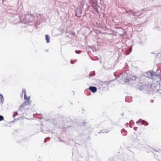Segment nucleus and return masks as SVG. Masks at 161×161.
<instances>
[{
  "label": "nucleus",
  "instance_id": "nucleus-1",
  "mask_svg": "<svg viewBox=\"0 0 161 161\" xmlns=\"http://www.w3.org/2000/svg\"><path fill=\"white\" fill-rule=\"evenodd\" d=\"M23 94H24V99L25 100V101L20 106L19 109V110L20 111H21L23 109H25L26 108L25 107L27 106L30 105L31 103L30 101V97H27L26 91L25 89H23L22 91V95Z\"/></svg>",
  "mask_w": 161,
  "mask_h": 161
},
{
  "label": "nucleus",
  "instance_id": "nucleus-2",
  "mask_svg": "<svg viewBox=\"0 0 161 161\" xmlns=\"http://www.w3.org/2000/svg\"><path fill=\"white\" fill-rule=\"evenodd\" d=\"M136 79L135 77L131 75H128L127 77L126 78L125 81V82H127L129 81H130L131 80H135Z\"/></svg>",
  "mask_w": 161,
  "mask_h": 161
},
{
  "label": "nucleus",
  "instance_id": "nucleus-3",
  "mask_svg": "<svg viewBox=\"0 0 161 161\" xmlns=\"http://www.w3.org/2000/svg\"><path fill=\"white\" fill-rule=\"evenodd\" d=\"M88 89L93 93H95L97 91V88L95 87L90 86Z\"/></svg>",
  "mask_w": 161,
  "mask_h": 161
},
{
  "label": "nucleus",
  "instance_id": "nucleus-4",
  "mask_svg": "<svg viewBox=\"0 0 161 161\" xmlns=\"http://www.w3.org/2000/svg\"><path fill=\"white\" fill-rule=\"evenodd\" d=\"M4 101V98L2 94H0V104H2Z\"/></svg>",
  "mask_w": 161,
  "mask_h": 161
},
{
  "label": "nucleus",
  "instance_id": "nucleus-5",
  "mask_svg": "<svg viewBox=\"0 0 161 161\" xmlns=\"http://www.w3.org/2000/svg\"><path fill=\"white\" fill-rule=\"evenodd\" d=\"M47 43H49L50 42V37L48 35H45Z\"/></svg>",
  "mask_w": 161,
  "mask_h": 161
},
{
  "label": "nucleus",
  "instance_id": "nucleus-6",
  "mask_svg": "<svg viewBox=\"0 0 161 161\" xmlns=\"http://www.w3.org/2000/svg\"><path fill=\"white\" fill-rule=\"evenodd\" d=\"M4 119L3 117L2 116L0 115V121L3 120Z\"/></svg>",
  "mask_w": 161,
  "mask_h": 161
},
{
  "label": "nucleus",
  "instance_id": "nucleus-7",
  "mask_svg": "<svg viewBox=\"0 0 161 161\" xmlns=\"http://www.w3.org/2000/svg\"><path fill=\"white\" fill-rule=\"evenodd\" d=\"M75 61H72V60H71L70 61V63H71V64H73L74 63Z\"/></svg>",
  "mask_w": 161,
  "mask_h": 161
},
{
  "label": "nucleus",
  "instance_id": "nucleus-8",
  "mask_svg": "<svg viewBox=\"0 0 161 161\" xmlns=\"http://www.w3.org/2000/svg\"><path fill=\"white\" fill-rule=\"evenodd\" d=\"M136 128H135V127H134V129L136 130Z\"/></svg>",
  "mask_w": 161,
  "mask_h": 161
}]
</instances>
